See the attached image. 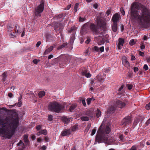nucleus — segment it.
<instances>
[{
  "label": "nucleus",
  "mask_w": 150,
  "mask_h": 150,
  "mask_svg": "<svg viewBox=\"0 0 150 150\" xmlns=\"http://www.w3.org/2000/svg\"><path fill=\"white\" fill-rule=\"evenodd\" d=\"M18 115L13 112L11 116L4 117L0 114V134L1 136L10 138L14 134L19 126Z\"/></svg>",
  "instance_id": "f257e3e1"
},
{
  "label": "nucleus",
  "mask_w": 150,
  "mask_h": 150,
  "mask_svg": "<svg viewBox=\"0 0 150 150\" xmlns=\"http://www.w3.org/2000/svg\"><path fill=\"white\" fill-rule=\"evenodd\" d=\"M131 9L132 18L137 20L139 25L143 28H148L150 27V9L142 5L140 6L141 12L138 13L139 5L136 3L132 5Z\"/></svg>",
  "instance_id": "f03ea898"
},
{
  "label": "nucleus",
  "mask_w": 150,
  "mask_h": 150,
  "mask_svg": "<svg viewBox=\"0 0 150 150\" xmlns=\"http://www.w3.org/2000/svg\"><path fill=\"white\" fill-rule=\"evenodd\" d=\"M110 129L109 126L107 125L105 127H103L101 125L97 132L96 137V142L99 143L103 142L107 144H114L115 141L113 137H109L108 134L110 131Z\"/></svg>",
  "instance_id": "7ed1b4c3"
},
{
  "label": "nucleus",
  "mask_w": 150,
  "mask_h": 150,
  "mask_svg": "<svg viewBox=\"0 0 150 150\" xmlns=\"http://www.w3.org/2000/svg\"><path fill=\"white\" fill-rule=\"evenodd\" d=\"M97 25L93 23H90L89 22L86 23L82 27V30L83 31L87 30L88 26H89V28L91 31L92 32L93 35H98L100 33V28H102L104 31L106 30V24L105 22L103 21L100 18H98L97 19Z\"/></svg>",
  "instance_id": "20e7f679"
},
{
  "label": "nucleus",
  "mask_w": 150,
  "mask_h": 150,
  "mask_svg": "<svg viewBox=\"0 0 150 150\" xmlns=\"http://www.w3.org/2000/svg\"><path fill=\"white\" fill-rule=\"evenodd\" d=\"M48 108L49 111L54 112L57 113H59L63 108L62 105L58 102L55 101L50 103Z\"/></svg>",
  "instance_id": "39448f33"
},
{
  "label": "nucleus",
  "mask_w": 150,
  "mask_h": 150,
  "mask_svg": "<svg viewBox=\"0 0 150 150\" xmlns=\"http://www.w3.org/2000/svg\"><path fill=\"white\" fill-rule=\"evenodd\" d=\"M45 3V1L42 0L40 5L36 7L35 13L36 16H41V13L43 12L44 9Z\"/></svg>",
  "instance_id": "423d86ee"
},
{
  "label": "nucleus",
  "mask_w": 150,
  "mask_h": 150,
  "mask_svg": "<svg viewBox=\"0 0 150 150\" xmlns=\"http://www.w3.org/2000/svg\"><path fill=\"white\" fill-rule=\"evenodd\" d=\"M132 121V117L130 116L126 117L121 122L122 125L124 126H128L130 124Z\"/></svg>",
  "instance_id": "0eeeda50"
},
{
  "label": "nucleus",
  "mask_w": 150,
  "mask_h": 150,
  "mask_svg": "<svg viewBox=\"0 0 150 150\" xmlns=\"http://www.w3.org/2000/svg\"><path fill=\"white\" fill-rule=\"evenodd\" d=\"M104 81V79L102 78V76L98 75L96 76V78L93 79H92L91 80V83H92V84H96H96L99 85V84H98V82H99L101 83H102Z\"/></svg>",
  "instance_id": "6e6552de"
},
{
  "label": "nucleus",
  "mask_w": 150,
  "mask_h": 150,
  "mask_svg": "<svg viewBox=\"0 0 150 150\" xmlns=\"http://www.w3.org/2000/svg\"><path fill=\"white\" fill-rule=\"evenodd\" d=\"M70 57L69 55H66L64 59L61 61L60 64V67H63L69 63V62Z\"/></svg>",
  "instance_id": "1a4fd4ad"
},
{
  "label": "nucleus",
  "mask_w": 150,
  "mask_h": 150,
  "mask_svg": "<svg viewBox=\"0 0 150 150\" xmlns=\"http://www.w3.org/2000/svg\"><path fill=\"white\" fill-rule=\"evenodd\" d=\"M128 104V102L126 100L123 101L117 100L116 103V104L117 106L121 108L125 107Z\"/></svg>",
  "instance_id": "9d476101"
},
{
  "label": "nucleus",
  "mask_w": 150,
  "mask_h": 150,
  "mask_svg": "<svg viewBox=\"0 0 150 150\" xmlns=\"http://www.w3.org/2000/svg\"><path fill=\"white\" fill-rule=\"evenodd\" d=\"M120 17V15L117 13H116L114 14L111 19V20L113 21V23H117V22L119 21Z\"/></svg>",
  "instance_id": "9b49d317"
},
{
  "label": "nucleus",
  "mask_w": 150,
  "mask_h": 150,
  "mask_svg": "<svg viewBox=\"0 0 150 150\" xmlns=\"http://www.w3.org/2000/svg\"><path fill=\"white\" fill-rule=\"evenodd\" d=\"M17 146L18 147V150H23V149L25 147V145L22 141L20 140L17 144Z\"/></svg>",
  "instance_id": "f8f14e48"
},
{
  "label": "nucleus",
  "mask_w": 150,
  "mask_h": 150,
  "mask_svg": "<svg viewBox=\"0 0 150 150\" xmlns=\"http://www.w3.org/2000/svg\"><path fill=\"white\" fill-rule=\"evenodd\" d=\"M70 134L71 131L69 129H64L61 133V135L64 137L69 135Z\"/></svg>",
  "instance_id": "ddd939ff"
},
{
  "label": "nucleus",
  "mask_w": 150,
  "mask_h": 150,
  "mask_svg": "<svg viewBox=\"0 0 150 150\" xmlns=\"http://www.w3.org/2000/svg\"><path fill=\"white\" fill-rule=\"evenodd\" d=\"M61 23H55V25L54 28L55 30L57 31L58 30V28H59V33H60L62 30L63 28L60 27Z\"/></svg>",
  "instance_id": "4468645a"
},
{
  "label": "nucleus",
  "mask_w": 150,
  "mask_h": 150,
  "mask_svg": "<svg viewBox=\"0 0 150 150\" xmlns=\"http://www.w3.org/2000/svg\"><path fill=\"white\" fill-rule=\"evenodd\" d=\"M71 117L63 116L62 117V120L64 124H67L70 122L71 120Z\"/></svg>",
  "instance_id": "2eb2a0df"
},
{
  "label": "nucleus",
  "mask_w": 150,
  "mask_h": 150,
  "mask_svg": "<svg viewBox=\"0 0 150 150\" xmlns=\"http://www.w3.org/2000/svg\"><path fill=\"white\" fill-rule=\"evenodd\" d=\"M124 40L121 38H120L119 39V43L117 45L118 49L119 50H120L122 48L121 46H122L123 45L124 43Z\"/></svg>",
  "instance_id": "dca6fc26"
},
{
  "label": "nucleus",
  "mask_w": 150,
  "mask_h": 150,
  "mask_svg": "<svg viewBox=\"0 0 150 150\" xmlns=\"http://www.w3.org/2000/svg\"><path fill=\"white\" fill-rule=\"evenodd\" d=\"M92 50L98 52H99L100 51L102 52L104 51V47L103 46H102L99 48L97 46H94L92 48Z\"/></svg>",
  "instance_id": "f3484780"
},
{
  "label": "nucleus",
  "mask_w": 150,
  "mask_h": 150,
  "mask_svg": "<svg viewBox=\"0 0 150 150\" xmlns=\"http://www.w3.org/2000/svg\"><path fill=\"white\" fill-rule=\"evenodd\" d=\"M47 133V131L46 129H41L37 133L36 135L38 136H40L41 134L46 135Z\"/></svg>",
  "instance_id": "a211bd4d"
},
{
  "label": "nucleus",
  "mask_w": 150,
  "mask_h": 150,
  "mask_svg": "<svg viewBox=\"0 0 150 150\" xmlns=\"http://www.w3.org/2000/svg\"><path fill=\"white\" fill-rule=\"evenodd\" d=\"M116 107L115 105H111L109 108L108 109L107 112L108 113H113L115 111Z\"/></svg>",
  "instance_id": "6ab92c4d"
},
{
  "label": "nucleus",
  "mask_w": 150,
  "mask_h": 150,
  "mask_svg": "<svg viewBox=\"0 0 150 150\" xmlns=\"http://www.w3.org/2000/svg\"><path fill=\"white\" fill-rule=\"evenodd\" d=\"M122 62L123 64L126 67H128L129 66V62L127 60L126 57L122 58Z\"/></svg>",
  "instance_id": "aec40b11"
},
{
  "label": "nucleus",
  "mask_w": 150,
  "mask_h": 150,
  "mask_svg": "<svg viewBox=\"0 0 150 150\" xmlns=\"http://www.w3.org/2000/svg\"><path fill=\"white\" fill-rule=\"evenodd\" d=\"M1 76H2V81L3 82H4L6 81L8 76L7 71L4 72Z\"/></svg>",
  "instance_id": "412c9836"
},
{
  "label": "nucleus",
  "mask_w": 150,
  "mask_h": 150,
  "mask_svg": "<svg viewBox=\"0 0 150 150\" xmlns=\"http://www.w3.org/2000/svg\"><path fill=\"white\" fill-rule=\"evenodd\" d=\"M54 48L53 46H51L47 49L46 50L44 53V55H46L49 53L50 52L52 51Z\"/></svg>",
  "instance_id": "4be33fe9"
},
{
  "label": "nucleus",
  "mask_w": 150,
  "mask_h": 150,
  "mask_svg": "<svg viewBox=\"0 0 150 150\" xmlns=\"http://www.w3.org/2000/svg\"><path fill=\"white\" fill-rule=\"evenodd\" d=\"M112 27V31L114 32H116L117 30V24L113 23Z\"/></svg>",
  "instance_id": "5701e85b"
},
{
  "label": "nucleus",
  "mask_w": 150,
  "mask_h": 150,
  "mask_svg": "<svg viewBox=\"0 0 150 150\" xmlns=\"http://www.w3.org/2000/svg\"><path fill=\"white\" fill-rule=\"evenodd\" d=\"M68 45L67 42H64L61 45L59 46L57 48V49L58 50H59L65 47Z\"/></svg>",
  "instance_id": "b1692460"
},
{
  "label": "nucleus",
  "mask_w": 150,
  "mask_h": 150,
  "mask_svg": "<svg viewBox=\"0 0 150 150\" xmlns=\"http://www.w3.org/2000/svg\"><path fill=\"white\" fill-rule=\"evenodd\" d=\"M23 139L24 142L26 144L28 145L29 143V141L28 139V136L25 134L23 136Z\"/></svg>",
  "instance_id": "393cba45"
},
{
  "label": "nucleus",
  "mask_w": 150,
  "mask_h": 150,
  "mask_svg": "<svg viewBox=\"0 0 150 150\" xmlns=\"http://www.w3.org/2000/svg\"><path fill=\"white\" fill-rule=\"evenodd\" d=\"M75 38V35L74 34H73L72 35L70 39V44H72L74 41V40Z\"/></svg>",
  "instance_id": "a878e982"
},
{
  "label": "nucleus",
  "mask_w": 150,
  "mask_h": 150,
  "mask_svg": "<svg viewBox=\"0 0 150 150\" xmlns=\"http://www.w3.org/2000/svg\"><path fill=\"white\" fill-rule=\"evenodd\" d=\"M45 95V93L44 91H40L38 93V96L40 98H41Z\"/></svg>",
  "instance_id": "bb28decb"
},
{
  "label": "nucleus",
  "mask_w": 150,
  "mask_h": 150,
  "mask_svg": "<svg viewBox=\"0 0 150 150\" xmlns=\"http://www.w3.org/2000/svg\"><path fill=\"white\" fill-rule=\"evenodd\" d=\"M76 105H73L70 106L69 110L70 112H72L76 108Z\"/></svg>",
  "instance_id": "cd10ccee"
},
{
  "label": "nucleus",
  "mask_w": 150,
  "mask_h": 150,
  "mask_svg": "<svg viewBox=\"0 0 150 150\" xmlns=\"http://www.w3.org/2000/svg\"><path fill=\"white\" fill-rule=\"evenodd\" d=\"M63 16V13L59 14L58 15H56L54 17V19H58L59 18H62Z\"/></svg>",
  "instance_id": "c85d7f7f"
},
{
  "label": "nucleus",
  "mask_w": 150,
  "mask_h": 150,
  "mask_svg": "<svg viewBox=\"0 0 150 150\" xmlns=\"http://www.w3.org/2000/svg\"><path fill=\"white\" fill-rule=\"evenodd\" d=\"M86 114L89 116H93V112L90 110H88L86 112Z\"/></svg>",
  "instance_id": "c756f323"
},
{
  "label": "nucleus",
  "mask_w": 150,
  "mask_h": 150,
  "mask_svg": "<svg viewBox=\"0 0 150 150\" xmlns=\"http://www.w3.org/2000/svg\"><path fill=\"white\" fill-rule=\"evenodd\" d=\"M79 4L78 3H76L74 6V13H76L77 12V9L79 7Z\"/></svg>",
  "instance_id": "7c9ffc66"
},
{
  "label": "nucleus",
  "mask_w": 150,
  "mask_h": 150,
  "mask_svg": "<svg viewBox=\"0 0 150 150\" xmlns=\"http://www.w3.org/2000/svg\"><path fill=\"white\" fill-rule=\"evenodd\" d=\"M81 119L82 121H87L89 120L88 117L87 116H83Z\"/></svg>",
  "instance_id": "2f4dec72"
},
{
  "label": "nucleus",
  "mask_w": 150,
  "mask_h": 150,
  "mask_svg": "<svg viewBox=\"0 0 150 150\" xmlns=\"http://www.w3.org/2000/svg\"><path fill=\"white\" fill-rule=\"evenodd\" d=\"M101 112L99 109H98L97 110L96 116L97 117H98L101 115Z\"/></svg>",
  "instance_id": "473e14b6"
},
{
  "label": "nucleus",
  "mask_w": 150,
  "mask_h": 150,
  "mask_svg": "<svg viewBox=\"0 0 150 150\" xmlns=\"http://www.w3.org/2000/svg\"><path fill=\"white\" fill-rule=\"evenodd\" d=\"M42 125H37L35 127L37 131H39L42 129Z\"/></svg>",
  "instance_id": "72a5a7b5"
},
{
  "label": "nucleus",
  "mask_w": 150,
  "mask_h": 150,
  "mask_svg": "<svg viewBox=\"0 0 150 150\" xmlns=\"http://www.w3.org/2000/svg\"><path fill=\"white\" fill-rule=\"evenodd\" d=\"M93 99V97H92L91 98H88L87 99L86 101H87V104L88 105H90V104L91 102V100H92V99Z\"/></svg>",
  "instance_id": "f704fd0d"
},
{
  "label": "nucleus",
  "mask_w": 150,
  "mask_h": 150,
  "mask_svg": "<svg viewBox=\"0 0 150 150\" xmlns=\"http://www.w3.org/2000/svg\"><path fill=\"white\" fill-rule=\"evenodd\" d=\"M17 25H16L15 26V28L14 29V31L15 33L16 32L20 34V33L21 32V31L20 30H18V29L17 30Z\"/></svg>",
  "instance_id": "c9c22d12"
},
{
  "label": "nucleus",
  "mask_w": 150,
  "mask_h": 150,
  "mask_svg": "<svg viewBox=\"0 0 150 150\" xmlns=\"http://www.w3.org/2000/svg\"><path fill=\"white\" fill-rule=\"evenodd\" d=\"M126 86L129 90H130L132 88L133 86L130 84H127L126 85Z\"/></svg>",
  "instance_id": "e433bc0d"
},
{
  "label": "nucleus",
  "mask_w": 150,
  "mask_h": 150,
  "mask_svg": "<svg viewBox=\"0 0 150 150\" xmlns=\"http://www.w3.org/2000/svg\"><path fill=\"white\" fill-rule=\"evenodd\" d=\"M48 120L49 121H51L53 120V116L51 115H49L48 116Z\"/></svg>",
  "instance_id": "4c0bfd02"
},
{
  "label": "nucleus",
  "mask_w": 150,
  "mask_h": 150,
  "mask_svg": "<svg viewBox=\"0 0 150 150\" xmlns=\"http://www.w3.org/2000/svg\"><path fill=\"white\" fill-rule=\"evenodd\" d=\"M119 138L120 139V141L124 142V136L123 134L120 135L119 137Z\"/></svg>",
  "instance_id": "58836bf2"
},
{
  "label": "nucleus",
  "mask_w": 150,
  "mask_h": 150,
  "mask_svg": "<svg viewBox=\"0 0 150 150\" xmlns=\"http://www.w3.org/2000/svg\"><path fill=\"white\" fill-rule=\"evenodd\" d=\"M135 44V42L134 39H132L129 42V44L130 45H133Z\"/></svg>",
  "instance_id": "ea45409f"
},
{
  "label": "nucleus",
  "mask_w": 150,
  "mask_h": 150,
  "mask_svg": "<svg viewBox=\"0 0 150 150\" xmlns=\"http://www.w3.org/2000/svg\"><path fill=\"white\" fill-rule=\"evenodd\" d=\"M86 20V18H82L80 16L79 18V21L80 22H83L85 21Z\"/></svg>",
  "instance_id": "a19ab883"
},
{
  "label": "nucleus",
  "mask_w": 150,
  "mask_h": 150,
  "mask_svg": "<svg viewBox=\"0 0 150 150\" xmlns=\"http://www.w3.org/2000/svg\"><path fill=\"white\" fill-rule=\"evenodd\" d=\"M76 29V28L75 27H71L70 29L69 30V33H71L73 31H74Z\"/></svg>",
  "instance_id": "79ce46f5"
},
{
  "label": "nucleus",
  "mask_w": 150,
  "mask_h": 150,
  "mask_svg": "<svg viewBox=\"0 0 150 150\" xmlns=\"http://www.w3.org/2000/svg\"><path fill=\"white\" fill-rule=\"evenodd\" d=\"M81 101H82V103L83 105V106H86V104L85 102V99L81 98L80 100Z\"/></svg>",
  "instance_id": "37998d69"
},
{
  "label": "nucleus",
  "mask_w": 150,
  "mask_h": 150,
  "mask_svg": "<svg viewBox=\"0 0 150 150\" xmlns=\"http://www.w3.org/2000/svg\"><path fill=\"white\" fill-rule=\"evenodd\" d=\"M15 32H13V33H11L10 34V36L12 38H14L15 37H16V35H15Z\"/></svg>",
  "instance_id": "c03bdc74"
},
{
  "label": "nucleus",
  "mask_w": 150,
  "mask_h": 150,
  "mask_svg": "<svg viewBox=\"0 0 150 150\" xmlns=\"http://www.w3.org/2000/svg\"><path fill=\"white\" fill-rule=\"evenodd\" d=\"M91 85L90 87V89L91 91H93V87H95L96 86H97V85H95V84H92V83H91Z\"/></svg>",
  "instance_id": "a18cd8bd"
},
{
  "label": "nucleus",
  "mask_w": 150,
  "mask_h": 150,
  "mask_svg": "<svg viewBox=\"0 0 150 150\" xmlns=\"http://www.w3.org/2000/svg\"><path fill=\"white\" fill-rule=\"evenodd\" d=\"M129 150H137V148L135 146H133Z\"/></svg>",
  "instance_id": "49530a36"
},
{
  "label": "nucleus",
  "mask_w": 150,
  "mask_h": 150,
  "mask_svg": "<svg viewBox=\"0 0 150 150\" xmlns=\"http://www.w3.org/2000/svg\"><path fill=\"white\" fill-rule=\"evenodd\" d=\"M143 69L147 71L149 69L148 67L146 64H145L144 65Z\"/></svg>",
  "instance_id": "de8ad7c7"
},
{
  "label": "nucleus",
  "mask_w": 150,
  "mask_h": 150,
  "mask_svg": "<svg viewBox=\"0 0 150 150\" xmlns=\"http://www.w3.org/2000/svg\"><path fill=\"white\" fill-rule=\"evenodd\" d=\"M146 109L147 110H149L150 109V103L146 105Z\"/></svg>",
  "instance_id": "09e8293b"
},
{
  "label": "nucleus",
  "mask_w": 150,
  "mask_h": 150,
  "mask_svg": "<svg viewBox=\"0 0 150 150\" xmlns=\"http://www.w3.org/2000/svg\"><path fill=\"white\" fill-rule=\"evenodd\" d=\"M91 125L90 124H89L87 126L86 128L85 129V131L86 132H88V131L89 130V129L90 128V127H91Z\"/></svg>",
  "instance_id": "8fccbe9b"
},
{
  "label": "nucleus",
  "mask_w": 150,
  "mask_h": 150,
  "mask_svg": "<svg viewBox=\"0 0 150 150\" xmlns=\"http://www.w3.org/2000/svg\"><path fill=\"white\" fill-rule=\"evenodd\" d=\"M150 124V118L145 123L146 126Z\"/></svg>",
  "instance_id": "3c124183"
},
{
  "label": "nucleus",
  "mask_w": 150,
  "mask_h": 150,
  "mask_svg": "<svg viewBox=\"0 0 150 150\" xmlns=\"http://www.w3.org/2000/svg\"><path fill=\"white\" fill-rule=\"evenodd\" d=\"M133 69L134 72L137 71L139 70V69L137 67H134L132 68Z\"/></svg>",
  "instance_id": "603ef678"
},
{
  "label": "nucleus",
  "mask_w": 150,
  "mask_h": 150,
  "mask_svg": "<svg viewBox=\"0 0 150 150\" xmlns=\"http://www.w3.org/2000/svg\"><path fill=\"white\" fill-rule=\"evenodd\" d=\"M13 27L9 26L8 27V31L11 32L13 30Z\"/></svg>",
  "instance_id": "864d4df0"
},
{
  "label": "nucleus",
  "mask_w": 150,
  "mask_h": 150,
  "mask_svg": "<svg viewBox=\"0 0 150 150\" xmlns=\"http://www.w3.org/2000/svg\"><path fill=\"white\" fill-rule=\"evenodd\" d=\"M96 132V129H94L92 130L91 133V135L93 136L94 134Z\"/></svg>",
  "instance_id": "5fc2aeb1"
},
{
  "label": "nucleus",
  "mask_w": 150,
  "mask_h": 150,
  "mask_svg": "<svg viewBox=\"0 0 150 150\" xmlns=\"http://www.w3.org/2000/svg\"><path fill=\"white\" fill-rule=\"evenodd\" d=\"M77 128L76 126H73L71 128V130L72 131H74L76 130Z\"/></svg>",
  "instance_id": "6e6d98bb"
},
{
  "label": "nucleus",
  "mask_w": 150,
  "mask_h": 150,
  "mask_svg": "<svg viewBox=\"0 0 150 150\" xmlns=\"http://www.w3.org/2000/svg\"><path fill=\"white\" fill-rule=\"evenodd\" d=\"M39 60L37 59H34L33 61V62L35 64H37Z\"/></svg>",
  "instance_id": "4d7b16f0"
},
{
  "label": "nucleus",
  "mask_w": 150,
  "mask_h": 150,
  "mask_svg": "<svg viewBox=\"0 0 150 150\" xmlns=\"http://www.w3.org/2000/svg\"><path fill=\"white\" fill-rule=\"evenodd\" d=\"M139 54L140 56L142 57L144 56V52L140 51L139 52Z\"/></svg>",
  "instance_id": "13d9d810"
},
{
  "label": "nucleus",
  "mask_w": 150,
  "mask_h": 150,
  "mask_svg": "<svg viewBox=\"0 0 150 150\" xmlns=\"http://www.w3.org/2000/svg\"><path fill=\"white\" fill-rule=\"evenodd\" d=\"M91 40L90 38H88L85 42V43L86 44H88L90 42Z\"/></svg>",
  "instance_id": "bf43d9fd"
},
{
  "label": "nucleus",
  "mask_w": 150,
  "mask_h": 150,
  "mask_svg": "<svg viewBox=\"0 0 150 150\" xmlns=\"http://www.w3.org/2000/svg\"><path fill=\"white\" fill-rule=\"evenodd\" d=\"M71 6V4H69L67 6L66 8H65V10H69Z\"/></svg>",
  "instance_id": "052dcab7"
},
{
  "label": "nucleus",
  "mask_w": 150,
  "mask_h": 150,
  "mask_svg": "<svg viewBox=\"0 0 150 150\" xmlns=\"http://www.w3.org/2000/svg\"><path fill=\"white\" fill-rule=\"evenodd\" d=\"M75 61L76 62H78L79 61H81V59L80 58H75Z\"/></svg>",
  "instance_id": "680f3d73"
},
{
  "label": "nucleus",
  "mask_w": 150,
  "mask_h": 150,
  "mask_svg": "<svg viewBox=\"0 0 150 150\" xmlns=\"http://www.w3.org/2000/svg\"><path fill=\"white\" fill-rule=\"evenodd\" d=\"M120 11L121 13L123 15H124L125 14V11L123 8H121Z\"/></svg>",
  "instance_id": "e2e57ef3"
},
{
  "label": "nucleus",
  "mask_w": 150,
  "mask_h": 150,
  "mask_svg": "<svg viewBox=\"0 0 150 150\" xmlns=\"http://www.w3.org/2000/svg\"><path fill=\"white\" fill-rule=\"evenodd\" d=\"M131 56L132 60L133 61L135 60V57L132 54L131 55Z\"/></svg>",
  "instance_id": "0e129e2a"
},
{
  "label": "nucleus",
  "mask_w": 150,
  "mask_h": 150,
  "mask_svg": "<svg viewBox=\"0 0 150 150\" xmlns=\"http://www.w3.org/2000/svg\"><path fill=\"white\" fill-rule=\"evenodd\" d=\"M41 42L40 41H38L37 42L36 44V46L37 47H38L41 44Z\"/></svg>",
  "instance_id": "69168bd1"
},
{
  "label": "nucleus",
  "mask_w": 150,
  "mask_h": 150,
  "mask_svg": "<svg viewBox=\"0 0 150 150\" xmlns=\"http://www.w3.org/2000/svg\"><path fill=\"white\" fill-rule=\"evenodd\" d=\"M19 102L18 103V107H20L22 104V102L21 101H18Z\"/></svg>",
  "instance_id": "338daca9"
},
{
  "label": "nucleus",
  "mask_w": 150,
  "mask_h": 150,
  "mask_svg": "<svg viewBox=\"0 0 150 150\" xmlns=\"http://www.w3.org/2000/svg\"><path fill=\"white\" fill-rule=\"evenodd\" d=\"M98 6L97 4H93V7L95 9H96L98 7Z\"/></svg>",
  "instance_id": "774afa93"
}]
</instances>
